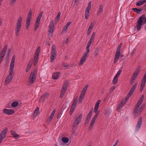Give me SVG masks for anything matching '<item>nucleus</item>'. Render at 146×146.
Listing matches in <instances>:
<instances>
[{
  "label": "nucleus",
  "mask_w": 146,
  "mask_h": 146,
  "mask_svg": "<svg viewBox=\"0 0 146 146\" xmlns=\"http://www.w3.org/2000/svg\"><path fill=\"white\" fill-rule=\"evenodd\" d=\"M100 102L101 100H98L95 104V108L94 109V112L95 113H96V114L94 115L90 122V124L88 128V131H90L93 128L95 121L99 114V112H97V111Z\"/></svg>",
  "instance_id": "nucleus-1"
},
{
  "label": "nucleus",
  "mask_w": 146,
  "mask_h": 146,
  "mask_svg": "<svg viewBox=\"0 0 146 146\" xmlns=\"http://www.w3.org/2000/svg\"><path fill=\"white\" fill-rule=\"evenodd\" d=\"M14 67L10 66L9 74L6 77L5 80V85L8 84L13 78V74Z\"/></svg>",
  "instance_id": "nucleus-2"
},
{
  "label": "nucleus",
  "mask_w": 146,
  "mask_h": 146,
  "mask_svg": "<svg viewBox=\"0 0 146 146\" xmlns=\"http://www.w3.org/2000/svg\"><path fill=\"white\" fill-rule=\"evenodd\" d=\"M22 18L21 16L19 17L17 19L15 30V35L16 36H18L19 35V32L22 25Z\"/></svg>",
  "instance_id": "nucleus-3"
},
{
  "label": "nucleus",
  "mask_w": 146,
  "mask_h": 146,
  "mask_svg": "<svg viewBox=\"0 0 146 146\" xmlns=\"http://www.w3.org/2000/svg\"><path fill=\"white\" fill-rule=\"evenodd\" d=\"M82 116V114H80L79 116H77V118L75 120L73 124L72 127L73 132H75V130L77 128L79 123L81 121Z\"/></svg>",
  "instance_id": "nucleus-4"
},
{
  "label": "nucleus",
  "mask_w": 146,
  "mask_h": 146,
  "mask_svg": "<svg viewBox=\"0 0 146 146\" xmlns=\"http://www.w3.org/2000/svg\"><path fill=\"white\" fill-rule=\"evenodd\" d=\"M37 70L35 69L33 72H32L29 76L28 82L33 84L35 82Z\"/></svg>",
  "instance_id": "nucleus-5"
},
{
  "label": "nucleus",
  "mask_w": 146,
  "mask_h": 146,
  "mask_svg": "<svg viewBox=\"0 0 146 146\" xmlns=\"http://www.w3.org/2000/svg\"><path fill=\"white\" fill-rule=\"evenodd\" d=\"M54 22L53 20H52L50 22V24L49 25V29L48 32L49 33V38L50 40L53 37V33L54 31Z\"/></svg>",
  "instance_id": "nucleus-6"
},
{
  "label": "nucleus",
  "mask_w": 146,
  "mask_h": 146,
  "mask_svg": "<svg viewBox=\"0 0 146 146\" xmlns=\"http://www.w3.org/2000/svg\"><path fill=\"white\" fill-rule=\"evenodd\" d=\"M56 48L54 45H52V50L51 52L50 62H52L56 57Z\"/></svg>",
  "instance_id": "nucleus-7"
},
{
  "label": "nucleus",
  "mask_w": 146,
  "mask_h": 146,
  "mask_svg": "<svg viewBox=\"0 0 146 146\" xmlns=\"http://www.w3.org/2000/svg\"><path fill=\"white\" fill-rule=\"evenodd\" d=\"M8 129L7 128H6L4 130L2 131L0 134V143L1 142L2 140L5 137Z\"/></svg>",
  "instance_id": "nucleus-8"
},
{
  "label": "nucleus",
  "mask_w": 146,
  "mask_h": 146,
  "mask_svg": "<svg viewBox=\"0 0 146 146\" xmlns=\"http://www.w3.org/2000/svg\"><path fill=\"white\" fill-rule=\"evenodd\" d=\"M32 10L31 9L29 10V13L27 15V18L26 20V25H30V21L32 18Z\"/></svg>",
  "instance_id": "nucleus-9"
},
{
  "label": "nucleus",
  "mask_w": 146,
  "mask_h": 146,
  "mask_svg": "<svg viewBox=\"0 0 146 146\" xmlns=\"http://www.w3.org/2000/svg\"><path fill=\"white\" fill-rule=\"evenodd\" d=\"M3 112L5 114L8 115H11L15 113V111L13 109H3Z\"/></svg>",
  "instance_id": "nucleus-10"
},
{
  "label": "nucleus",
  "mask_w": 146,
  "mask_h": 146,
  "mask_svg": "<svg viewBox=\"0 0 146 146\" xmlns=\"http://www.w3.org/2000/svg\"><path fill=\"white\" fill-rule=\"evenodd\" d=\"M127 100H126L125 98H123L122 99L120 103L119 104V106L117 108V111H119L120 109L122 108L123 106L126 103Z\"/></svg>",
  "instance_id": "nucleus-11"
},
{
  "label": "nucleus",
  "mask_w": 146,
  "mask_h": 146,
  "mask_svg": "<svg viewBox=\"0 0 146 146\" xmlns=\"http://www.w3.org/2000/svg\"><path fill=\"white\" fill-rule=\"evenodd\" d=\"M142 122V117H140L138 120L136 126V129L138 130L141 127Z\"/></svg>",
  "instance_id": "nucleus-12"
},
{
  "label": "nucleus",
  "mask_w": 146,
  "mask_h": 146,
  "mask_svg": "<svg viewBox=\"0 0 146 146\" xmlns=\"http://www.w3.org/2000/svg\"><path fill=\"white\" fill-rule=\"evenodd\" d=\"M141 111L140 109H134L133 112V114L134 115V118H136L140 114Z\"/></svg>",
  "instance_id": "nucleus-13"
},
{
  "label": "nucleus",
  "mask_w": 146,
  "mask_h": 146,
  "mask_svg": "<svg viewBox=\"0 0 146 146\" xmlns=\"http://www.w3.org/2000/svg\"><path fill=\"white\" fill-rule=\"evenodd\" d=\"M48 94L47 93L43 94L40 97L39 100V102H43L44 100L46 98L48 97Z\"/></svg>",
  "instance_id": "nucleus-14"
},
{
  "label": "nucleus",
  "mask_w": 146,
  "mask_h": 146,
  "mask_svg": "<svg viewBox=\"0 0 146 146\" xmlns=\"http://www.w3.org/2000/svg\"><path fill=\"white\" fill-rule=\"evenodd\" d=\"M120 52L116 51L115 56L114 63H116L120 55Z\"/></svg>",
  "instance_id": "nucleus-15"
},
{
  "label": "nucleus",
  "mask_w": 146,
  "mask_h": 146,
  "mask_svg": "<svg viewBox=\"0 0 146 146\" xmlns=\"http://www.w3.org/2000/svg\"><path fill=\"white\" fill-rule=\"evenodd\" d=\"M60 73L59 72H54L52 75V78L56 80L59 77Z\"/></svg>",
  "instance_id": "nucleus-16"
},
{
  "label": "nucleus",
  "mask_w": 146,
  "mask_h": 146,
  "mask_svg": "<svg viewBox=\"0 0 146 146\" xmlns=\"http://www.w3.org/2000/svg\"><path fill=\"white\" fill-rule=\"evenodd\" d=\"M38 59L39 56L38 55H34L33 63L35 66H36L37 65Z\"/></svg>",
  "instance_id": "nucleus-17"
},
{
  "label": "nucleus",
  "mask_w": 146,
  "mask_h": 146,
  "mask_svg": "<svg viewBox=\"0 0 146 146\" xmlns=\"http://www.w3.org/2000/svg\"><path fill=\"white\" fill-rule=\"evenodd\" d=\"M33 59H31L29 62V63L28 64L27 67L26 69V72H28L29 70H30V68H31V66L33 63Z\"/></svg>",
  "instance_id": "nucleus-18"
},
{
  "label": "nucleus",
  "mask_w": 146,
  "mask_h": 146,
  "mask_svg": "<svg viewBox=\"0 0 146 146\" xmlns=\"http://www.w3.org/2000/svg\"><path fill=\"white\" fill-rule=\"evenodd\" d=\"M69 82L68 81H67L64 83L62 86V88L63 90H66L68 86Z\"/></svg>",
  "instance_id": "nucleus-19"
},
{
  "label": "nucleus",
  "mask_w": 146,
  "mask_h": 146,
  "mask_svg": "<svg viewBox=\"0 0 146 146\" xmlns=\"http://www.w3.org/2000/svg\"><path fill=\"white\" fill-rule=\"evenodd\" d=\"M133 92L134 91H132V90L131 89L127 95V96L125 98V100H128L129 98L133 94Z\"/></svg>",
  "instance_id": "nucleus-20"
},
{
  "label": "nucleus",
  "mask_w": 146,
  "mask_h": 146,
  "mask_svg": "<svg viewBox=\"0 0 146 146\" xmlns=\"http://www.w3.org/2000/svg\"><path fill=\"white\" fill-rule=\"evenodd\" d=\"M87 58V57H85L84 56H83L81 58V60L79 64V66H80L81 65H82L86 60Z\"/></svg>",
  "instance_id": "nucleus-21"
},
{
  "label": "nucleus",
  "mask_w": 146,
  "mask_h": 146,
  "mask_svg": "<svg viewBox=\"0 0 146 146\" xmlns=\"http://www.w3.org/2000/svg\"><path fill=\"white\" fill-rule=\"evenodd\" d=\"M94 23H91L90 25V26L87 32V34L88 35H90V33L91 32V30L94 27Z\"/></svg>",
  "instance_id": "nucleus-22"
},
{
  "label": "nucleus",
  "mask_w": 146,
  "mask_h": 146,
  "mask_svg": "<svg viewBox=\"0 0 146 146\" xmlns=\"http://www.w3.org/2000/svg\"><path fill=\"white\" fill-rule=\"evenodd\" d=\"M88 87V85H86L84 87L81 93L80 94L81 95H85L86 92V91H87V89Z\"/></svg>",
  "instance_id": "nucleus-23"
},
{
  "label": "nucleus",
  "mask_w": 146,
  "mask_h": 146,
  "mask_svg": "<svg viewBox=\"0 0 146 146\" xmlns=\"http://www.w3.org/2000/svg\"><path fill=\"white\" fill-rule=\"evenodd\" d=\"M103 5H100V7H99V10L98 11L97 15H99L101 14L103 12Z\"/></svg>",
  "instance_id": "nucleus-24"
},
{
  "label": "nucleus",
  "mask_w": 146,
  "mask_h": 146,
  "mask_svg": "<svg viewBox=\"0 0 146 146\" xmlns=\"http://www.w3.org/2000/svg\"><path fill=\"white\" fill-rule=\"evenodd\" d=\"M66 90H63V89L62 88L61 89L60 95V98H62L64 96Z\"/></svg>",
  "instance_id": "nucleus-25"
},
{
  "label": "nucleus",
  "mask_w": 146,
  "mask_h": 146,
  "mask_svg": "<svg viewBox=\"0 0 146 146\" xmlns=\"http://www.w3.org/2000/svg\"><path fill=\"white\" fill-rule=\"evenodd\" d=\"M15 60V56L13 55L12 58L10 66L14 67Z\"/></svg>",
  "instance_id": "nucleus-26"
},
{
  "label": "nucleus",
  "mask_w": 146,
  "mask_h": 146,
  "mask_svg": "<svg viewBox=\"0 0 146 146\" xmlns=\"http://www.w3.org/2000/svg\"><path fill=\"white\" fill-rule=\"evenodd\" d=\"M90 10H89V9L87 10V9H86L85 13V19H88L89 16V11Z\"/></svg>",
  "instance_id": "nucleus-27"
},
{
  "label": "nucleus",
  "mask_w": 146,
  "mask_h": 146,
  "mask_svg": "<svg viewBox=\"0 0 146 146\" xmlns=\"http://www.w3.org/2000/svg\"><path fill=\"white\" fill-rule=\"evenodd\" d=\"M72 23V22L71 21H69L68 22L66 25L64 27L63 30H64L65 31V32H66L67 31L66 30L69 27L70 24Z\"/></svg>",
  "instance_id": "nucleus-28"
},
{
  "label": "nucleus",
  "mask_w": 146,
  "mask_h": 146,
  "mask_svg": "<svg viewBox=\"0 0 146 146\" xmlns=\"http://www.w3.org/2000/svg\"><path fill=\"white\" fill-rule=\"evenodd\" d=\"M100 50L99 47L97 46L95 48V50L94 52V55L95 56H96L98 55V52Z\"/></svg>",
  "instance_id": "nucleus-29"
},
{
  "label": "nucleus",
  "mask_w": 146,
  "mask_h": 146,
  "mask_svg": "<svg viewBox=\"0 0 146 146\" xmlns=\"http://www.w3.org/2000/svg\"><path fill=\"white\" fill-rule=\"evenodd\" d=\"M39 113V108L37 107L34 112V114L35 116H36Z\"/></svg>",
  "instance_id": "nucleus-30"
},
{
  "label": "nucleus",
  "mask_w": 146,
  "mask_h": 146,
  "mask_svg": "<svg viewBox=\"0 0 146 146\" xmlns=\"http://www.w3.org/2000/svg\"><path fill=\"white\" fill-rule=\"evenodd\" d=\"M70 107V105L66 103L65 104V106L64 108L63 112H65L68 110Z\"/></svg>",
  "instance_id": "nucleus-31"
},
{
  "label": "nucleus",
  "mask_w": 146,
  "mask_h": 146,
  "mask_svg": "<svg viewBox=\"0 0 146 146\" xmlns=\"http://www.w3.org/2000/svg\"><path fill=\"white\" fill-rule=\"evenodd\" d=\"M132 10L137 14L140 13L141 12V9H140L133 8L132 9Z\"/></svg>",
  "instance_id": "nucleus-32"
},
{
  "label": "nucleus",
  "mask_w": 146,
  "mask_h": 146,
  "mask_svg": "<svg viewBox=\"0 0 146 146\" xmlns=\"http://www.w3.org/2000/svg\"><path fill=\"white\" fill-rule=\"evenodd\" d=\"M144 98V95H143L141 96L139 99L138 101L137 102L138 103V104H140L141 105L143 102Z\"/></svg>",
  "instance_id": "nucleus-33"
},
{
  "label": "nucleus",
  "mask_w": 146,
  "mask_h": 146,
  "mask_svg": "<svg viewBox=\"0 0 146 146\" xmlns=\"http://www.w3.org/2000/svg\"><path fill=\"white\" fill-rule=\"evenodd\" d=\"M42 12H41L40 13L36 19V21H37L38 22H40V20L42 17Z\"/></svg>",
  "instance_id": "nucleus-34"
},
{
  "label": "nucleus",
  "mask_w": 146,
  "mask_h": 146,
  "mask_svg": "<svg viewBox=\"0 0 146 146\" xmlns=\"http://www.w3.org/2000/svg\"><path fill=\"white\" fill-rule=\"evenodd\" d=\"M6 52L4 49H2L0 54V57H1L2 58H4Z\"/></svg>",
  "instance_id": "nucleus-35"
},
{
  "label": "nucleus",
  "mask_w": 146,
  "mask_h": 146,
  "mask_svg": "<svg viewBox=\"0 0 146 146\" xmlns=\"http://www.w3.org/2000/svg\"><path fill=\"white\" fill-rule=\"evenodd\" d=\"M145 83L142 82H141V86L140 89V92H142L143 91V89L145 85Z\"/></svg>",
  "instance_id": "nucleus-36"
},
{
  "label": "nucleus",
  "mask_w": 146,
  "mask_h": 146,
  "mask_svg": "<svg viewBox=\"0 0 146 146\" xmlns=\"http://www.w3.org/2000/svg\"><path fill=\"white\" fill-rule=\"evenodd\" d=\"M62 142L65 143H67L69 141V139L66 137H62Z\"/></svg>",
  "instance_id": "nucleus-37"
},
{
  "label": "nucleus",
  "mask_w": 146,
  "mask_h": 146,
  "mask_svg": "<svg viewBox=\"0 0 146 146\" xmlns=\"http://www.w3.org/2000/svg\"><path fill=\"white\" fill-rule=\"evenodd\" d=\"M19 102L17 101L13 102L11 104V106L13 108H15L18 106Z\"/></svg>",
  "instance_id": "nucleus-38"
},
{
  "label": "nucleus",
  "mask_w": 146,
  "mask_h": 146,
  "mask_svg": "<svg viewBox=\"0 0 146 146\" xmlns=\"http://www.w3.org/2000/svg\"><path fill=\"white\" fill-rule=\"evenodd\" d=\"M95 35V32H93L92 35V36L90 39L89 40L91 41L92 42H93V40L94 38V36Z\"/></svg>",
  "instance_id": "nucleus-39"
},
{
  "label": "nucleus",
  "mask_w": 146,
  "mask_h": 146,
  "mask_svg": "<svg viewBox=\"0 0 146 146\" xmlns=\"http://www.w3.org/2000/svg\"><path fill=\"white\" fill-rule=\"evenodd\" d=\"M92 1H90L89 3H88V5L87 6V7L86 9H89V10H90L91 7V3H92Z\"/></svg>",
  "instance_id": "nucleus-40"
},
{
  "label": "nucleus",
  "mask_w": 146,
  "mask_h": 146,
  "mask_svg": "<svg viewBox=\"0 0 146 146\" xmlns=\"http://www.w3.org/2000/svg\"><path fill=\"white\" fill-rule=\"evenodd\" d=\"M138 72H135L133 74L131 78L132 79L134 78L135 79V77H136L138 75Z\"/></svg>",
  "instance_id": "nucleus-41"
},
{
  "label": "nucleus",
  "mask_w": 146,
  "mask_h": 146,
  "mask_svg": "<svg viewBox=\"0 0 146 146\" xmlns=\"http://www.w3.org/2000/svg\"><path fill=\"white\" fill-rule=\"evenodd\" d=\"M143 4L142 0H140L137 2L136 4V5L137 6H141V5Z\"/></svg>",
  "instance_id": "nucleus-42"
},
{
  "label": "nucleus",
  "mask_w": 146,
  "mask_h": 146,
  "mask_svg": "<svg viewBox=\"0 0 146 146\" xmlns=\"http://www.w3.org/2000/svg\"><path fill=\"white\" fill-rule=\"evenodd\" d=\"M118 81V78H116V77H114L113 80L112 81V82L113 84L115 85L117 83Z\"/></svg>",
  "instance_id": "nucleus-43"
},
{
  "label": "nucleus",
  "mask_w": 146,
  "mask_h": 146,
  "mask_svg": "<svg viewBox=\"0 0 146 146\" xmlns=\"http://www.w3.org/2000/svg\"><path fill=\"white\" fill-rule=\"evenodd\" d=\"M121 72V70H119L118 71L117 73L116 74V75H115V77H116V78H118V77L119 76Z\"/></svg>",
  "instance_id": "nucleus-44"
},
{
  "label": "nucleus",
  "mask_w": 146,
  "mask_h": 146,
  "mask_svg": "<svg viewBox=\"0 0 146 146\" xmlns=\"http://www.w3.org/2000/svg\"><path fill=\"white\" fill-rule=\"evenodd\" d=\"M137 83H135L131 88V89L132 90V91H133L134 92L137 86Z\"/></svg>",
  "instance_id": "nucleus-45"
},
{
  "label": "nucleus",
  "mask_w": 146,
  "mask_h": 146,
  "mask_svg": "<svg viewBox=\"0 0 146 146\" xmlns=\"http://www.w3.org/2000/svg\"><path fill=\"white\" fill-rule=\"evenodd\" d=\"M141 82H144L145 83L146 82V74H145L144 76L143 77Z\"/></svg>",
  "instance_id": "nucleus-46"
},
{
  "label": "nucleus",
  "mask_w": 146,
  "mask_h": 146,
  "mask_svg": "<svg viewBox=\"0 0 146 146\" xmlns=\"http://www.w3.org/2000/svg\"><path fill=\"white\" fill-rule=\"evenodd\" d=\"M11 51V49H8V51L6 55L7 57H9L10 56Z\"/></svg>",
  "instance_id": "nucleus-47"
},
{
  "label": "nucleus",
  "mask_w": 146,
  "mask_h": 146,
  "mask_svg": "<svg viewBox=\"0 0 146 146\" xmlns=\"http://www.w3.org/2000/svg\"><path fill=\"white\" fill-rule=\"evenodd\" d=\"M60 14H61V13L60 11L58 13L57 15L56 16V19L58 20H59L60 17Z\"/></svg>",
  "instance_id": "nucleus-48"
},
{
  "label": "nucleus",
  "mask_w": 146,
  "mask_h": 146,
  "mask_svg": "<svg viewBox=\"0 0 146 146\" xmlns=\"http://www.w3.org/2000/svg\"><path fill=\"white\" fill-rule=\"evenodd\" d=\"M121 46H122V44L121 43L120 44L117 48V49L116 51L120 52V49H121Z\"/></svg>",
  "instance_id": "nucleus-49"
},
{
  "label": "nucleus",
  "mask_w": 146,
  "mask_h": 146,
  "mask_svg": "<svg viewBox=\"0 0 146 146\" xmlns=\"http://www.w3.org/2000/svg\"><path fill=\"white\" fill-rule=\"evenodd\" d=\"M53 118V117L50 116L48 117L47 119V122H48V123H50L52 120Z\"/></svg>",
  "instance_id": "nucleus-50"
},
{
  "label": "nucleus",
  "mask_w": 146,
  "mask_h": 146,
  "mask_svg": "<svg viewBox=\"0 0 146 146\" xmlns=\"http://www.w3.org/2000/svg\"><path fill=\"white\" fill-rule=\"evenodd\" d=\"M74 109H74V108H71L70 112V115H71L72 114Z\"/></svg>",
  "instance_id": "nucleus-51"
},
{
  "label": "nucleus",
  "mask_w": 146,
  "mask_h": 146,
  "mask_svg": "<svg viewBox=\"0 0 146 146\" xmlns=\"http://www.w3.org/2000/svg\"><path fill=\"white\" fill-rule=\"evenodd\" d=\"M56 112V110H54L52 111V112L51 113V115H50V116L53 117L54 116V115L55 113Z\"/></svg>",
  "instance_id": "nucleus-52"
},
{
  "label": "nucleus",
  "mask_w": 146,
  "mask_h": 146,
  "mask_svg": "<svg viewBox=\"0 0 146 146\" xmlns=\"http://www.w3.org/2000/svg\"><path fill=\"white\" fill-rule=\"evenodd\" d=\"M56 112V110H54L52 111V112L51 113V115H50V116L53 117L54 116V115L55 113Z\"/></svg>",
  "instance_id": "nucleus-53"
},
{
  "label": "nucleus",
  "mask_w": 146,
  "mask_h": 146,
  "mask_svg": "<svg viewBox=\"0 0 146 146\" xmlns=\"http://www.w3.org/2000/svg\"><path fill=\"white\" fill-rule=\"evenodd\" d=\"M40 22H38L36 21L35 26L38 27L39 26Z\"/></svg>",
  "instance_id": "nucleus-54"
},
{
  "label": "nucleus",
  "mask_w": 146,
  "mask_h": 146,
  "mask_svg": "<svg viewBox=\"0 0 146 146\" xmlns=\"http://www.w3.org/2000/svg\"><path fill=\"white\" fill-rule=\"evenodd\" d=\"M13 136V137L16 139H18L19 137V135H18L16 134V133Z\"/></svg>",
  "instance_id": "nucleus-55"
},
{
  "label": "nucleus",
  "mask_w": 146,
  "mask_h": 146,
  "mask_svg": "<svg viewBox=\"0 0 146 146\" xmlns=\"http://www.w3.org/2000/svg\"><path fill=\"white\" fill-rule=\"evenodd\" d=\"M140 105L141 104H138V103H137L136 105H135V109H139L138 108L139 107Z\"/></svg>",
  "instance_id": "nucleus-56"
},
{
  "label": "nucleus",
  "mask_w": 146,
  "mask_h": 146,
  "mask_svg": "<svg viewBox=\"0 0 146 146\" xmlns=\"http://www.w3.org/2000/svg\"><path fill=\"white\" fill-rule=\"evenodd\" d=\"M135 80V79L134 78H131L130 80V85H132L133 84L134 82V80Z\"/></svg>",
  "instance_id": "nucleus-57"
},
{
  "label": "nucleus",
  "mask_w": 146,
  "mask_h": 146,
  "mask_svg": "<svg viewBox=\"0 0 146 146\" xmlns=\"http://www.w3.org/2000/svg\"><path fill=\"white\" fill-rule=\"evenodd\" d=\"M78 102V100L77 99H75L73 102V104H76V105L77 104Z\"/></svg>",
  "instance_id": "nucleus-58"
},
{
  "label": "nucleus",
  "mask_w": 146,
  "mask_h": 146,
  "mask_svg": "<svg viewBox=\"0 0 146 146\" xmlns=\"http://www.w3.org/2000/svg\"><path fill=\"white\" fill-rule=\"evenodd\" d=\"M61 113L60 112H58L57 115V118L58 119L60 117L61 115Z\"/></svg>",
  "instance_id": "nucleus-59"
},
{
  "label": "nucleus",
  "mask_w": 146,
  "mask_h": 146,
  "mask_svg": "<svg viewBox=\"0 0 146 146\" xmlns=\"http://www.w3.org/2000/svg\"><path fill=\"white\" fill-rule=\"evenodd\" d=\"M145 6H144L143 7H141V12L143 10H144V11H146V8H145Z\"/></svg>",
  "instance_id": "nucleus-60"
},
{
  "label": "nucleus",
  "mask_w": 146,
  "mask_h": 146,
  "mask_svg": "<svg viewBox=\"0 0 146 146\" xmlns=\"http://www.w3.org/2000/svg\"><path fill=\"white\" fill-rule=\"evenodd\" d=\"M11 134L13 136L16 133L14 131L11 130L10 131Z\"/></svg>",
  "instance_id": "nucleus-61"
},
{
  "label": "nucleus",
  "mask_w": 146,
  "mask_h": 146,
  "mask_svg": "<svg viewBox=\"0 0 146 146\" xmlns=\"http://www.w3.org/2000/svg\"><path fill=\"white\" fill-rule=\"evenodd\" d=\"M40 47L39 46L37 48V49L36 52L39 53V52H40Z\"/></svg>",
  "instance_id": "nucleus-62"
},
{
  "label": "nucleus",
  "mask_w": 146,
  "mask_h": 146,
  "mask_svg": "<svg viewBox=\"0 0 146 146\" xmlns=\"http://www.w3.org/2000/svg\"><path fill=\"white\" fill-rule=\"evenodd\" d=\"M76 106V104H74L72 103L71 108H74V109H75Z\"/></svg>",
  "instance_id": "nucleus-63"
},
{
  "label": "nucleus",
  "mask_w": 146,
  "mask_h": 146,
  "mask_svg": "<svg viewBox=\"0 0 146 146\" xmlns=\"http://www.w3.org/2000/svg\"><path fill=\"white\" fill-rule=\"evenodd\" d=\"M79 0H75L74 2V5H77L78 4V2Z\"/></svg>",
  "instance_id": "nucleus-64"
}]
</instances>
